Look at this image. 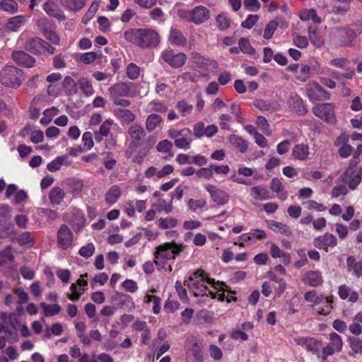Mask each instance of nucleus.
Wrapping results in <instances>:
<instances>
[{
	"label": "nucleus",
	"instance_id": "nucleus-1",
	"mask_svg": "<svg viewBox=\"0 0 362 362\" xmlns=\"http://www.w3.org/2000/svg\"><path fill=\"white\" fill-rule=\"evenodd\" d=\"M185 285L195 297H200L198 303L203 306H209L211 300L217 298L218 301L225 300L224 294L226 287L223 282L215 283L214 279L208 277L204 270L194 272L185 281Z\"/></svg>",
	"mask_w": 362,
	"mask_h": 362
},
{
	"label": "nucleus",
	"instance_id": "nucleus-2",
	"mask_svg": "<svg viewBox=\"0 0 362 362\" xmlns=\"http://www.w3.org/2000/svg\"><path fill=\"white\" fill-rule=\"evenodd\" d=\"M182 250V246L175 243H165L156 247L154 263L158 269H163L167 260L173 259Z\"/></svg>",
	"mask_w": 362,
	"mask_h": 362
},
{
	"label": "nucleus",
	"instance_id": "nucleus-3",
	"mask_svg": "<svg viewBox=\"0 0 362 362\" xmlns=\"http://www.w3.org/2000/svg\"><path fill=\"white\" fill-rule=\"evenodd\" d=\"M178 17L182 21L200 25L210 18L209 10L204 6H197L192 10L181 8L177 11Z\"/></svg>",
	"mask_w": 362,
	"mask_h": 362
},
{
	"label": "nucleus",
	"instance_id": "nucleus-4",
	"mask_svg": "<svg viewBox=\"0 0 362 362\" xmlns=\"http://www.w3.org/2000/svg\"><path fill=\"white\" fill-rule=\"evenodd\" d=\"M23 80L21 70L13 66H6L0 73V81L5 86L18 88Z\"/></svg>",
	"mask_w": 362,
	"mask_h": 362
},
{
	"label": "nucleus",
	"instance_id": "nucleus-5",
	"mask_svg": "<svg viewBox=\"0 0 362 362\" xmlns=\"http://www.w3.org/2000/svg\"><path fill=\"white\" fill-rule=\"evenodd\" d=\"M362 32V23H358L348 28H338L337 37L341 47H353L356 37Z\"/></svg>",
	"mask_w": 362,
	"mask_h": 362
},
{
	"label": "nucleus",
	"instance_id": "nucleus-6",
	"mask_svg": "<svg viewBox=\"0 0 362 362\" xmlns=\"http://www.w3.org/2000/svg\"><path fill=\"white\" fill-rule=\"evenodd\" d=\"M134 84L131 82L117 83L108 89L110 100H114L123 97H135L137 93L133 90Z\"/></svg>",
	"mask_w": 362,
	"mask_h": 362
},
{
	"label": "nucleus",
	"instance_id": "nucleus-7",
	"mask_svg": "<svg viewBox=\"0 0 362 362\" xmlns=\"http://www.w3.org/2000/svg\"><path fill=\"white\" fill-rule=\"evenodd\" d=\"M185 349L188 357H193L196 362H203L202 343L196 337L191 336L186 339Z\"/></svg>",
	"mask_w": 362,
	"mask_h": 362
},
{
	"label": "nucleus",
	"instance_id": "nucleus-8",
	"mask_svg": "<svg viewBox=\"0 0 362 362\" xmlns=\"http://www.w3.org/2000/svg\"><path fill=\"white\" fill-rule=\"evenodd\" d=\"M306 96L313 103L330 98V94L315 81L306 84Z\"/></svg>",
	"mask_w": 362,
	"mask_h": 362
},
{
	"label": "nucleus",
	"instance_id": "nucleus-9",
	"mask_svg": "<svg viewBox=\"0 0 362 362\" xmlns=\"http://www.w3.org/2000/svg\"><path fill=\"white\" fill-rule=\"evenodd\" d=\"M313 114L322 120L334 124L336 122L334 105L332 103L318 104L313 108Z\"/></svg>",
	"mask_w": 362,
	"mask_h": 362
},
{
	"label": "nucleus",
	"instance_id": "nucleus-10",
	"mask_svg": "<svg viewBox=\"0 0 362 362\" xmlns=\"http://www.w3.org/2000/svg\"><path fill=\"white\" fill-rule=\"evenodd\" d=\"M160 59L173 68L182 66L187 61V55L183 52L175 53L173 49H165L161 52Z\"/></svg>",
	"mask_w": 362,
	"mask_h": 362
},
{
	"label": "nucleus",
	"instance_id": "nucleus-11",
	"mask_svg": "<svg viewBox=\"0 0 362 362\" xmlns=\"http://www.w3.org/2000/svg\"><path fill=\"white\" fill-rule=\"evenodd\" d=\"M141 40L139 47L147 48L151 47H157L160 43V36L158 33L151 28L141 29Z\"/></svg>",
	"mask_w": 362,
	"mask_h": 362
},
{
	"label": "nucleus",
	"instance_id": "nucleus-12",
	"mask_svg": "<svg viewBox=\"0 0 362 362\" xmlns=\"http://www.w3.org/2000/svg\"><path fill=\"white\" fill-rule=\"evenodd\" d=\"M301 281L311 287H318L322 285L324 280L319 270H308L302 273Z\"/></svg>",
	"mask_w": 362,
	"mask_h": 362
},
{
	"label": "nucleus",
	"instance_id": "nucleus-13",
	"mask_svg": "<svg viewBox=\"0 0 362 362\" xmlns=\"http://www.w3.org/2000/svg\"><path fill=\"white\" fill-rule=\"evenodd\" d=\"M350 136L346 133H341L334 141V145L339 147L338 153L341 158H346L353 153V147L348 142Z\"/></svg>",
	"mask_w": 362,
	"mask_h": 362
},
{
	"label": "nucleus",
	"instance_id": "nucleus-14",
	"mask_svg": "<svg viewBox=\"0 0 362 362\" xmlns=\"http://www.w3.org/2000/svg\"><path fill=\"white\" fill-rule=\"evenodd\" d=\"M296 344L305 346L308 351H310L315 355L320 354V349L322 345V341L314 337H297L294 339Z\"/></svg>",
	"mask_w": 362,
	"mask_h": 362
},
{
	"label": "nucleus",
	"instance_id": "nucleus-15",
	"mask_svg": "<svg viewBox=\"0 0 362 362\" xmlns=\"http://www.w3.org/2000/svg\"><path fill=\"white\" fill-rule=\"evenodd\" d=\"M73 234L69 227L62 224L57 232V243L63 250H66L72 245Z\"/></svg>",
	"mask_w": 362,
	"mask_h": 362
},
{
	"label": "nucleus",
	"instance_id": "nucleus-16",
	"mask_svg": "<svg viewBox=\"0 0 362 362\" xmlns=\"http://www.w3.org/2000/svg\"><path fill=\"white\" fill-rule=\"evenodd\" d=\"M73 229L76 232L81 230L86 223V218L83 211L78 208H73L71 210V218H66Z\"/></svg>",
	"mask_w": 362,
	"mask_h": 362
},
{
	"label": "nucleus",
	"instance_id": "nucleus-17",
	"mask_svg": "<svg viewBox=\"0 0 362 362\" xmlns=\"http://www.w3.org/2000/svg\"><path fill=\"white\" fill-rule=\"evenodd\" d=\"M337 245V238L329 233H326L323 235L318 236L314 240V245L319 249L327 250L329 247H334Z\"/></svg>",
	"mask_w": 362,
	"mask_h": 362
},
{
	"label": "nucleus",
	"instance_id": "nucleus-18",
	"mask_svg": "<svg viewBox=\"0 0 362 362\" xmlns=\"http://www.w3.org/2000/svg\"><path fill=\"white\" fill-rule=\"evenodd\" d=\"M206 190L210 194L211 199L218 204L223 205L229 201V195L224 191L218 189L214 185H205Z\"/></svg>",
	"mask_w": 362,
	"mask_h": 362
},
{
	"label": "nucleus",
	"instance_id": "nucleus-19",
	"mask_svg": "<svg viewBox=\"0 0 362 362\" xmlns=\"http://www.w3.org/2000/svg\"><path fill=\"white\" fill-rule=\"evenodd\" d=\"M128 134L132 139L129 146L132 148H136L139 146L140 141L145 136V131L141 125L138 124H133L129 127Z\"/></svg>",
	"mask_w": 362,
	"mask_h": 362
},
{
	"label": "nucleus",
	"instance_id": "nucleus-20",
	"mask_svg": "<svg viewBox=\"0 0 362 362\" xmlns=\"http://www.w3.org/2000/svg\"><path fill=\"white\" fill-rule=\"evenodd\" d=\"M11 208L7 204H0V237L6 238L13 232L11 226L4 227L1 222L10 216Z\"/></svg>",
	"mask_w": 362,
	"mask_h": 362
},
{
	"label": "nucleus",
	"instance_id": "nucleus-21",
	"mask_svg": "<svg viewBox=\"0 0 362 362\" xmlns=\"http://www.w3.org/2000/svg\"><path fill=\"white\" fill-rule=\"evenodd\" d=\"M192 142V132L188 128L181 129L180 137L174 141L175 146L183 150H188L191 148Z\"/></svg>",
	"mask_w": 362,
	"mask_h": 362
},
{
	"label": "nucleus",
	"instance_id": "nucleus-22",
	"mask_svg": "<svg viewBox=\"0 0 362 362\" xmlns=\"http://www.w3.org/2000/svg\"><path fill=\"white\" fill-rule=\"evenodd\" d=\"M43 10L50 16L54 17L59 21H64L66 16L57 4L52 0H48L43 4Z\"/></svg>",
	"mask_w": 362,
	"mask_h": 362
},
{
	"label": "nucleus",
	"instance_id": "nucleus-23",
	"mask_svg": "<svg viewBox=\"0 0 362 362\" xmlns=\"http://www.w3.org/2000/svg\"><path fill=\"white\" fill-rule=\"evenodd\" d=\"M341 178L343 182L348 184L351 189H356L362 181V166L359 168L358 172L354 171L348 175H345V173H343Z\"/></svg>",
	"mask_w": 362,
	"mask_h": 362
},
{
	"label": "nucleus",
	"instance_id": "nucleus-24",
	"mask_svg": "<svg viewBox=\"0 0 362 362\" xmlns=\"http://www.w3.org/2000/svg\"><path fill=\"white\" fill-rule=\"evenodd\" d=\"M44 40L38 37H32L27 39L25 49L35 54L43 52Z\"/></svg>",
	"mask_w": 362,
	"mask_h": 362
},
{
	"label": "nucleus",
	"instance_id": "nucleus-25",
	"mask_svg": "<svg viewBox=\"0 0 362 362\" xmlns=\"http://www.w3.org/2000/svg\"><path fill=\"white\" fill-rule=\"evenodd\" d=\"M12 58L17 64L26 67L33 66L35 62L33 57L23 51L13 52Z\"/></svg>",
	"mask_w": 362,
	"mask_h": 362
},
{
	"label": "nucleus",
	"instance_id": "nucleus-26",
	"mask_svg": "<svg viewBox=\"0 0 362 362\" xmlns=\"http://www.w3.org/2000/svg\"><path fill=\"white\" fill-rule=\"evenodd\" d=\"M250 195L254 199L258 201H264L272 197L267 187L263 185L251 187Z\"/></svg>",
	"mask_w": 362,
	"mask_h": 362
},
{
	"label": "nucleus",
	"instance_id": "nucleus-27",
	"mask_svg": "<svg viewBox=\"0 0 362 362\" xmlns=\"http://www.w3.org/2000/svg\"><path fill=\"white\" fill-rule=\"evenodd\" d=\"M168 40L173 45L185 47L187 45V38L180 30L175 28L170 29Z\"/></svg>",
	"mask_w": 362,
	"mask_h": 362
},
{
	"label": "nucleus",
	"instance_id": "nucleus-28",
	"mask_svg": "<svg viewBox=\"0 0 362 362\" xmlns=\"http://www.w3.org/2000/svg\"><path fill=\"white\" fill-rule=\"evenodd\" d=\"M114 115L122 123L130 124L136 119L135 114L129 109L117 108L114 110Z\"/></svg>",
	"mask_w": 362,
	"mask_h": 362
},
{
	"label": "nucleus",
	"instance_id": "nucleus-29",
	"mask_svg": "<svg viewBox=\"0 0 362 362\" xmlns=\"http://www.w3.org/2000/svg\"><path fill=\"white\" fill-rule=\"evenodd\" d=\"M64 191L59 187H53L49 193V199L52 206L61 204L65 197Z\"/></svg>",
	"mask_w": 362,
	"mask_h": 362
},
{
	"label": "nucleus",
	"instance_id": "nucleus-30",
	"mask_svg": "<svg viewBox=\"0 0 362 362\" xmlns=\"http://www.w3.org/2000/svg\"><path fill=\"white\" fill-rule=\"evenodd\" d=\"M163 122V117L156 113L149 115L146 120V129L148 132H151L160 127Z\"/></svg>",
	"mask_w": 362,
	"mask_h": 362
},
{
	"label": "nucleus",
	"instance_id": "nucleus-31",
	"mask_svg": "<svg viewBox=\"0 0 362 362\" xmlns=\"http://www.w3.org/2000/svg\"><path fill=\"white\" fill-rule=\"evenodd\" d=\"M228 141L233 147L237 148L240 153H245L247 151V141L238 135L231 134L228 137Z\"/></svg>",
	"mask_w": 362,
	"mask_h": 362
},
{
	"label": "nucleus",
	"instance_id": "nucleus-32",
	"mask_svg": "<svg viewBox=\"0 0 362 362\" xmlns=\"http://www.w3.org/2000/svg\"><path fill=\"white\" fill-rule=\"evenodd\" d=\"M271 189L276 193L277 197L281 201H285L288 197V192L284 189L283 185L279 179L274 177L271 182Z\"/></svg>",
	"mask_w": 362,
	"mask_h": 362
},
{
	"label": "nucleus",
	"instance_id": "nucleus-33",
	"mask_svg": "<svg viewBox=\"0 0 362 362\" xmlns=\"http://www.w3.org/2000/svg\"><path fill=\"white\" fill-rule=\"evenodd\" d=\"M292 153L295 158L304 160L308 158L310 154L309 147L304 144H296L293 148Z\"/></svg>",
	"mask_w": 362,
	"mask_h": 362
},
{
	"label": "nucleus",
	"instance_id": "nucleus-34",
	"mask_svg": "<svg viewBox=\"0 0 362 362\" xmlns=\"http://www.w3.org/2000/svg\"><path fill=\"white\" fill-rule=\"evenodd\" d=\"M141 29L130 28L124 32V38L129 43L135 44L139 47L141 40Z\"/></svg>",
	"mask_w": 362,
	"mask_h": 362
},
{
	"label": "nucleus",
	"instance_id": "nucleus-35",
	"mask_svg": "<svg viewBox=\"0 0 362 362\" xmlns=\"http://www.w3.org/2000/svg\"><path fill=\"white\" fill-rule=\"evenodd\" d=\"M25 22L26 17L25 16H16L8 20L6 27L8 30L16 32Z\"/></svg>",
	"mask_w": 362,
	"mask_h": 362
},
{
	"label": "nucleus",
	"instance_id": "nucleus-36",
	"mask_svg": "<svg viewBox=\"0 0 362 362\" xmlns=\"http://www.w3.org/2000/svg\"><path fill=\"white\" fill-rule=\"evenodd\" d=\"M268 227L274 232L279 233L284 235H291L292 231L289 227L280 222L269 221L267 222Z\"/></svg>",
	"mask_w": 362,
	"mask_h": 362
},
{
	"label": "nucleus",
	"instance_id": "nucleus-37",
	"mask_svg": "<svg viewBox=\"0 0 362 362\" xmlns=\"http://www.w3.org/2000/svg\"><path fill=\"white\" fill-rule=\"evenodd\" d=\"M348 271H353L357 277L362 276V261L356 262L355 258L349 256L346 259Z\"/></svg>",
	"mask_w": 362,
	"mask_h": 362
},
{
	"label": "nucleus",
	"instance_id": "nucleus-38",
	"mask_svg": "<svg viewBox=\"0 0 362 362\" xmlns=\"http://www.w3.org/2000/svg\"><path fill=\"white\" fill-rule=\"evenodd\" d=\"M192 59L194 64H196L199 67L202 66L206 65H214L217 66V62L214 60H210L209 59L205 58L201 54L197 52H193L191 54Z\"/></svg>",
	"mask_w": 362,
	"mask_h": 362
},
{
	"label": "nucleus",
	"instance_id": "nucleus-39",
	"mask_svg": "<svg viewBox=\"0 0 362 362\" xmlns=\"http://www.w3.org/2000/svg\"><path fill=\"white\" fill-rule=\"evenodd\" d=\"M304 299L305 301L310 303L313 307L322 303L323 296L322 295H319L316 291L311 290L305 293Z\"/></svg>",
	"mask_w": 362,
	"mask_h": 362
},
{
	"label": "nucleus",
	"instance_id": "nucleus-40",
	"mask_svg": "<svg viewBox=\"0 0 362 362\" xmlns=\"http://www.w3.org/2000/svg\"><path fill=\"white\" fill-rule=\"evenodd\" d=\"M293 110L298 115H305L308 110L304 105L303 100L298 97H293L290 101Z\"/></svg>",
	"mask_w": 362,
	"mask_h": 362
},
{
	"label": "nucleus",
	"instance_id": "nucleus-41",
	"mask_svg": "<svg viewBox=\"0 0 362 362\" xmlns=\"http://www.w3.org/2000/svg\"><path fill=\"white\" fill-rule=\"evenodd\" d=\"M121 195V189L118 185L112 186L105 194V201L112 204L115 203Z\"/></svg>",
	"mask_w": 362,
	"mask_h": 362
},
{
	"label": "nucleus",
	"instance_id": "nucleus-42",
	"mask_svg": "<svg viewBox=\"0 0 362 362\" xmlns=\"http://www.w3.org/2000/svg\"><path fill=\"white\" fill-rule=\"evenodd\" d=\"M40 307L46 317L56 315L59 314L62 310L61 306L58 304L49 305L43 302L40 303Z\"/></svg>",
	"mask_w": 362,
	"mask_h": 362
},
{
	"label": "nucleus",
	"instance_id": "nucleus-43",
	"mask_svg": "<svg viewBox=\"0 0 362 362\" xmlns=\"http://www.w3.org/2000/svg\"><path fill=\"white\" fill-rule=\"evenodd\" d=\"M296 66V78L300 81H305L310 76V67L308 65L301 64Z\"/></svg>",
	"mask_w": 362,
	"mask_h": 362
},
{
	"label": "nucleus",
	"instance_id": "nucleus-44",
	"mask_svg": "<svg viewBox=\"0 0 362 362\" xmlns=\"http://www.w3.org/2000/svg\"><path fill=\"white\" fill-rule=\"evenodd\" d=\"M62 4L71 11H80L85 6V0H60Z\"/></svg>",
	"mask_w": 362,
	"mask_h": 362
},
{
	"label": "nucleus",
	"instance_id": "nucleus-45",
	"mask_svg": "<svg viewBox=\"0 0 362 362\" xmlns=\"http://www.w3.org/2000/svg\"><path fill=\"white\" fill-rule=\"evenodd\" d=\"M300 18L303 21L312 20L315 23H320L322 20L317 16V12L314 8L306 9L301 12Z\"/></svg>",
	"mask_w": 362,
	"mask_h": 362
},
{
	"label": "nucleus",
	"instance_id": "nucleus-46",
	"mask_svg": "<svg viewBox=\"0 0 362 362\" xmlns=\"http://www.w3.org/2000/svg\"><path fill=\"white\" fill-rule=\"evenodd\" d=\"M329 339L330 342L328 344L334 348L337 352L341 351L343 346L341 337L336 332H331Z\"/></svg>",
	"mask_w": 362,
	"mask_h": 362
},
{
	"label": "nucleus",
	"instance_id": "nucleus-47",
	"mask_svg": "<svg viewBox=\"0 0 362 362\" xmlns=\"http://www.w3.org/2000/svg\"><path fill=\"white\" fill-rule=\"evenodd\" d=\"M59 113V110L55 107L46 109L43 112V117L40 119V123L43 125L48 124L52 119L53 117Z\"/></svg>",
	"mask_w": 362,
	"mask_h": 362
},
{
	"label": "nucleus",
	"instance_id": "nucleus-48",
	"mask_svg": "<svg viewBox=\"0 0 362 362\" xmlns=\"http://www.w3.org/2000/svg\"><path fill=\"white\" fill-rule=\"evenodd\" d=\"M63 331L62 326L59 323H54L50 327H47L43 335L44 339H49L52 335L59 336Z\"/></svg>",
	"mask_w": 362,
	"mask_h": 362
},
{
	"label": "nucleus",
	"instance_id": "nucleus-49",
	"mask_svg": "<svg viewBox=\"0 0 362 362\" xmlns=\"http://www.w3.org/2000/svg\"><path fill=\"white\" fill-rule=\"evenodd\" d=\"M18 4L14 0H0V8L10 13L18 11Z\"/></svg>",
	"mask_w": 362,
	"mask_h": 362
},
{
	"label": "nucleus",
	"instance_id": "nucleus-50",
	"mask_svg": "<svg viewBox=\"0 0 362 362\" xmlns=\"http://www.w3.org/2000/svg\"><path fill=\"white\" fill-rule=\"evenodd\" d=\"M172 148L173 144L167 139L159 141L156 146V150L159 153H168L170 157L173 156Z\"/></svg>",
	"mask_w": 362,
	"mask_h": 362
},
{
	"label": "nucleus",
	"instance_id": "nucleus-51",
	"mask_svg": "<svg viewBox=\"0 0 362 362\" xmlns=\"http://www.w3.org/2000/svg\"><path fill=\"white\" fill-rule=\"evenodd\" d=\"M158 226L161 229H168L175 228L177 225V220L169 217V218H160L157 221Z\"/></svg>",
	"mask_w": 362,
	"mask_h": 362
},
{
	"label": "nucleus",
	"instance_id": "nucleus-52",
	"mask_svg": "<svg viewBox=\"0 0 362 362\" xmlns=\"http://www.w3.org/2000/svg\"><path fill=\"white\" fill-rule=\"evenodd\" d=\"M71 293H67V298L71 301H77L84 293L85 288H78L76 284H72L70 286Z\"/></svg>",
	"mask_w": 362,
	"mask_h": 362
},
{
	"label": "nucleus",
	"instance_id": "nucleus-53",
	"mask_svg": "<svg viewBox=\"0 0 362 362\" xmlns=\"http://www.w3.org/2000/svg\"><path fill=\"white\" fill-rule=\"evenodd\" d=\"M216 21L219 30H224L229 28L230 20L226 13H221L216 16Z\"/></svg>",
	"mask_w": 362,
	"mask_h": 362
},
{
	"label": "nucleus",
	"instance_id": "nucleus-54",
	"mask_svg": "<svg viewBox=\"0 0 362 362\" xmlns=\"http://www.w3.org/2000/svg\"><path fill=\"white\" fill-rule=\"evenodd\" d=\"M238 45L240 51L244 54H253L255 52V49L251 46L249 40L247 38L241 37L239 40Z\"/></svg>",
	"mask_w": 362,
	"mask_h": 362
},
{
	"label": "nucleus",
	"instance_id": "nucleus-55",
	"mask_svg": "<svg viewBox=\"0 0 362 362\" xmlns=\"http://www.w3.org/2000/svg\"><path fill=\"white\" fill-rule=\"evenodd\" d=\"M212 175H214V173L224 176L229 173L230 172V167L228 165H218V164H214L211 163L210 164Z\"/></svg>",
	"mask_w": 362,
	"mask_h": 362
},
{
	"label": "nucleus",
	"instance_id": "nucleus-56",
	"mask_svg": "<svg viewBox=\"0 0 362 362\" xmlns=\"http://www.w3.org/2000/svg\"><path fill=\"white\" fill-rule=\"evenodd\" d=\"M18 243L20 245L26 247H31L33 245V240L29 232H23L18 238Z\"/></svg>",
	"mask_w": 362,
	"mask_h": 362
},
{
	"label": "nucleus",
	"instance_id": "nucleus-57",
	"mask_svg": "<svg viewBox=\"0 0 362 362\" xmlns=\"http://www.w3.org/2000/svg\"><path fill=\"white\" fill-rule=\"evenodd\" d=\"M78 86L86 96H90L93 94V88L90 82L87 78H81L78 81Z\"/></svg>",
	"mask_w": 362,
	"mask_h": 362
},
{
	"label": "nucleus",
	"instance_id": "nucleus-58",
	"mask_svg": "<svg viewBox=\"0 0 362 362\" xmlns=\"http://www.w3.org/2000/svg\"><path fill=\"white\" fill-rule=\"evenodd\" d=\"M64 162V158L62 156L57 157L55 159L49 162L47 165V168L49 172H55L62 168L63 163Z\"/></svg>",
	"mask_w": 362,
	"mask_h": 362
},
{
	"label": "nucleus",
	"instance_id": "nucleus-59",
	"mask_svg": "<svg viewBox=\"0 0 362 362\" xmlns=\"http://www.w3.org/2000/svg\"><path fill=\"white\" fill-rule=\"evenodd\" d=\"M140 74V68L134 63H130L127 67V76L131 80L136 79Z\"/></svg>",
	"mask_w": 362,
	"mask_h": 362
},
{
	"label": "nucleus",
	"instance_id": "nucleus-60",
	"mask_svg": "<svg viewBox=\"0 0 362 362\" xmlns=\"http://www.w3.org/2000/svg\"><path fill=\"white\" fill-rule=\"evenodd\" d=\"M40 214L50 221H55L59 218V214L56 211L48 208L40 209Z\"/></svg>",
	"mask_w": 362,
	"mask_h": 362
},
{
	"label": "nucleus",
	"instance_id": "nucleus-61",
	"mask_svg": "<svg viewBox=\"0 0 362 362\" xmlns=\"http://www.w3.org/2000/svg\"><path fill=\"white\" fill-rule=\"evenodd\" d=\"M82 141L83 143V149L85 151L90 150L94 145L93 134L90 132H84L82 135Z\"/></svg>",
	"mask_w": 362,
	"mask_h": 362
},
{
	"label": "nucleus",
	"instance_id": "nucleus-62",
	"mask_svg": "<svg viewBox=\"0 0 362 362\" xmlns=\"http://www.w3.org/2000/svg\"><path fill=\"white\" fill-rule=\"evenodd\" d=\"M276 28L277 24L276 22L273 21H269L265 26L263 37L266 40L271 39Z\"/></svg>",
	"mask_w": 362,
	"mask_h": 362
},
{
	"label": "nucleus",
	"instance_id": "nucleus-63",
	"mask_svg": "<svg viewBox=\"0 0 362 362\" xmlns=\"http://www.w3.org/2000/svg\"><path fill=\"white\" fill-rule=\"evenodd\" d=\"M206 202L205 199H189L187 202L189 209L192 211H196L197 209H202L205 206Z\"/></svg>",
	"mask_w": 362,
	"mask_h": 362
},
{
	"label": "nucleus",
	"instance_id": "nucleus-64",
	"mask_svg": "<svg viewBox=\"0 0 362 362\" xmlns=\"http://www.w3.org/2000/svg\"><path fill=\"white\" fill-rule=\"evenodd\" d=\"M350 347L356 354H362V340L359 338H349Z\"/></svg>",
	"mask_w": 362,
	"mask_h": 362
}]
</instances>
